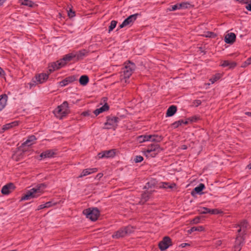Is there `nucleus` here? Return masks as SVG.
<instances>
[{"label":"nucleus","instance_id":"f257e3e1","mask_svg":"<svg viewBox=\"0 0 251 251\" xmlns=\"http://www.w3.org/2000/svg\"><path fill=\"white\" fill-rule=\"evenodd\" d=\"M74 58H75V52L66 54L62 59L57 60L56 62L51 63L49 66V72L51 73L65 66L67 62H70Z\"/></svg>","mask_w":251,"mask_h":251},{"label":"nucleus","instance_id":"f03ea898","mask_svg":"<svg viewBox=\"0 0 251 251\" xmlns=\"http://www.w3.org/2000/svg\"><path fill=\"white\" fill-rule=\"evenodd\" d=\"M46 186V185L44 183L37 185L35 187L27 191L21 198V201L28 200L31 198H36L39 197L43 193Z\"/></svg>","mask_w":251,"mask_h":251},{"label":"nucleus","instance_id":"7ed1b4c3","mask_svg":"<svg viewBox=\"0 0 251 251\" xmlns=\"http://www.w3.org/2000/svg\"><path fill=\"white\" fill-rule=\"evenodd\" d=\"M135 65L134 63L129 62L125 63L124 67L122 69L120 75L121 82L125 83H127L128 79L130 77L134 70Z\"/></svg>","mask_w":251,"mask_h":251},{"label":"nucleus","instance_id":"20e7f679","mask_svg":"<svg viewBox=\"0 0 251 251\" xmlns=\"http://www.w3.org/2000/svg\"><path fill=\"white\" fill-rule=\"evenodd\" d=\"M134 229V227L130 225L122 227L115 231L112 234V237L113 239H117L125 237L133 232Z\"/></svg>","mask_w":251,"mask_h":251},{"label":"nucleus","instance_id":"39448f33","mask_svg":"<svg viewBox=\"0 0 251 251\" xmlns=\"http://www.w3.org/2000/svg\"><path fill=\"white\" fill-rule=\"evenodd\" d=\"M53 114L58 119H61L65 117L69 112V105L67 101H64L58 105L54 110Z\"/></svg>","mask_w":251,"mask_h":251},{"label":"nucleus","instance_id":"423d86ee","mask_svg":"<svg viewBox=\"0 0 251 251\" xmlns=\"http://www.w3.org/2000/svg\"><path fill=\"white\" fill-rule=\"evenodd\" d=\"M162 151L160 145L156 144H151L143 152L147 157H154Z\"/></svg>","mask_w":251,"mask_h":251},{"label":"nucleus","instance_id":"0eeeda50","mask_svg":"<svg viewBox=\"0 0 251 251\" xmlns=\"http://www.w3.org/2000/svg\"><path fill=\"white\" fill-rule=\"evenodd\" d=\"M49 78V74L47 73H40L35 75L32 78V81L28 84L31 88L32 87L35 86L38 84H42Z\"/></svg>","mask_w":251,"mask_h":251},{"label":"nucleus","instance_id":"6e6552de","mask_svg":"<svg viewBox=\"0 0 251 251\" xmlns=\"http://www.w3.org/2000/svg\"><path fill=\"white\" fill-rule=\"evenodd\" d=\"M87 218L89 219L92 221H96L100 215V212L98 208H89L85 209L83 211Z\"/></svg>","mask_w":251,"mask_h":251},{"label":"nucleus","instance_id":"1a4fd4ad","mask_svg":"<svg viewBox=\"0 0 251 251\" xmlns=\"http://www.w3.org/2000/svg\"><path fill=\"white\" fill-rule=\"evenodd\" d=\"M119 118L114 116H108L107 117L106 122L104 124L105 129H114L117 127L118 123L119 122Z\"/></svg>","mask_w":251,"mask_h":251},{"label":"nucleus","instance_id":"9d476101","mask_svg":"<svg viewBox=\"0 0 251 251\" xmlns=\"http://www.w3.org/2000/svg\"><path fill=\"white\" fill-rule=\"evenodd\" d=\"M194 6L191 2L189 1H184L181 3H176L175 5H172L171 8L170 9V11H175L177 9H184L192 8Z\"/></svg>","mask_w":251,"mask_h":251},{"label":"nucleus","instance_id":"9b49d317","mask_svg":"<svg viewBox=\"0 0 251 251\" xmlns=\"http://www.w3.org/2000/svg\"><path fill=\"white\" fill-rule=\"evenodd\" d=\"M172 245V240L169 236L164 237L158 244L159 248L162 251L166 250Z\"/></svg>","mask_w":251,"mask_h":251},{"label":"nucleus","instance_id":"f8f14e48","mask_svg":"<svg viewBox=\"0 0 251 251\" xmlns=\"http://www.w3.org/2000/svg\"><path fill=\"white\" fill-rule=\"evenodd\" d=\"M139 15V14L136 13L128 16L123 21L122 24L119 25V27L122 28L126 26L132 24Z\"/></svg>","mask_w":251,"mask_h":251},{"label":"nucleus","instance_id":"ddd939ff","mask_svg":"<svg viewBox=\"0 0 251 251\" xmlns=\"http://www.w3.org/2000/svg\"><path fill=\"white\" fill-rule=\"evenodd\" d=\"M115 155V150H110L108 151H104L98 153V156L99 158H112Z\"/></svg>","mask_w":251,"mask_h":251},{"label":"nucleus","instance_id":"4468645a","mask_svg":"<svg viewBox=\"0 0 251 251\" xmlns=\"http://www.w3.org/2000/svg\"><path fill=\"white\" fill-rule=\"evenodd\" d=\"M243 240L242 237L238 236L236 238L232 251H240L243 244Z\"/></svg>","mask_w":251,"mask_h":251},{"label":"nucleus","instance_id":"2eb2a0df","mask_svg":"<svg viewBox=\"0 0 251 251\" xmlns=\"http://www.w3.org/2000/svg\"><path fill=\"white\" fill-rule=\"evenodd\" d=\"M15 187L13 183H9L4 185L1 189V192L3 195H8L14 190Z\"/></svg>","mask_w":251,"mask_h":251},{"label":"nucleus","instance_id":"dca6fc26","mask_svg":"<svg viewBox=\"0 0 251 251\" xmlns=\"http://www.w3.org/2000/svg\"><path fill=\"white\" fill-rule=\"evenodd\" d=\"M198 211L200 214H217L219 213V210L217 209H209L204 207H200Z\"/></svg>","mask_w":251,"mask_h":251},{"label":"nucleus","instance_id":"f3484780","mask_svg":"<svg viewBox=\"0 0 251 251\" xmlns=\"http://www.w3.org/2000/svg\"><path fill=\"white\" fill-rule=\"evenodd\" d=\"M36 140H37V138L34 135H30V136H28L27 139L24 143H22V147H25V146L29 147L31 145H33L35 143V141Z\"/></svg>","mask_w":251,"mask_h":251},{"label":"nucleus","instance_id":"a211bd4d","mask_svg":"<svg viewBox=\"0 0 251 251\" xmlns=\"http://www.w3.org/2000/svg\"><path fill=\"white\" fill-rule=\"evenodd\" d=\"M89 51L83 49L79 50L77 52H75V58L76 60H80L83 59V58L88 55Z\"/></svg>","mask_w":251,"mask_h":251},{"label":"nucleus","instance_id":"6ab92c4d","mask_svg":"<svg viewBox=\"0 0 251 251\" xmlns=\"http://www.w3.org/2000/svg\"><path fill=\"white\" fill-rule=\"evenodd\" d=\"M56 154V150H48L43 152H42L40 156L41 158H51L53 157L54 155Z\"/></svg>","mask_w":251,"mask_h":251},{"label":"nucleus","instance_id":"aec40b11","mask_svg":"<svg viewBox=\"0 0 251 251\" xmlns=\"http://www.w3.org/2000/svg\"><path fill=\"white\" fill-rule=\"evenodd\" d=\"M76 80V78L75 76H70L66 77L61 81L59 82V85L61 87H64L68 84L75 81Z\"/></svg>","mask_w":251,"mask_h":251},{"label":"nucleus","instance_id":"412c9836","mask_svg":"<svg viewBox=\"0 0 251 251\" xmlns=\"http://www.w3.org/2000/svg\"><path fill=\"white\" fill-rule=\"evenodd\" d=\"M236 39V35L232 32L227 34L225 37V41L227 44H233Z\"/></svg>","mask_w":251,"mask_h":251},{"label":"nucleus","instance_id":"4be33fe9","mask_svg":"<svg viewBox=\"0 0 251 251\" xmlns=\"http://www.w3.org/2000/svg\"><path fill=\"white\" fill-rule=\"evenodd\" d=\"M98 169L96 168L86 169L82 171L78 177L81 178L87 175H90L92 173H96Z\"/></svg>","mask_w":251,"mask_h":251},{"label":"nucleus","instance_id":"5701e85b","mask_svg":"<svg viewBox=\"0 0 251 251\" xmlns=\"http://www.w3.org/2000/svg\"><path fill=\"white\" fill-rule=\"evenodd\" d=\"M7 100L6 95H1L0 96V111L2 110L5 106Z\"/></svg>","mask_w":251,"mask_h":251},{"label":"nucleus","instance_id":"b1692460","mask_svg":"<svg viewBox=\"0 0 251 251\" xmlns=\"http://www.w3.org/2000/svg\"><path fill=\"white\" fill-rule=\"evenodd\" d=\"M177 107L175 105H171L167 110L166 117H171L176 112Z\"/></svg>","mask_w":251,"mask_h":251},{"label":"nucleus","instance_id":"393cba45","mask_svg":"<svg viewBox=\"0 0 251 251\" xmlns=\"http://www.w3.org/2000/svg\"><path fill=\"white\" fill-rule=\"evenodd\" d=\"M151 138L150 139V141L159 143L163 140V137L161 135H159L157 134H152L150 135Z\"/></svg>","mask_w":251,"mask_h":251},{"label":"nucleus","instance_id":"a878e982","mask_svg":"<svg viewBox=\"0 0 251 251\" xmlns=\"http://www.w3.org/2000/svg\"><path fill=\"white\" fill-rule=\"evenodd\" d=\"M151 193L149 192H145L142 194L141 199L139 202L140 203L144 204L145 202L147 201L151 196Z\"/></svg>","mask_w":251,"mask_h":251},{"label":"nucleus","instance_id":"bb28decb","mask_svg":"<svg viewBox=\"0 0 251 251\" xmlns=\"http://www.w3.org/2000/svg\"><path fill=\"white\" fill-rule=\"evenodd\" d=\"M221 66L223 67H228L229 68H234L236 66V63L234 62H230L228 60H224L221 64Z\"/></svg>","mask_w":251,"mask_h":251},{"label":"nucleus","instance_id":"cd10ccee","mask_svg":"<svg viewBox=\"0 0 251 251\" xmlns=\"http://www.w3.org/2000/svg\"><path fill=\"white\" fill-rule=\"evenodd\" d=\"M205 188V185L203 183H200L198 186L196 187L191 192L192 195L194 193L200 194Z\"/></svg>","mask_w":251,"mask_h":251},{"label":"nucleus","instance_id":"c85d7f7f","mask_svg":"<svg viewBox=\"0 0 251 251\" xmlns=\"http://www.w3.org/2000/svg\"><path fill=\"white\" fill-rule=\"evenodd\" d=\"M150 135H143L137 137V140L139 143H143L147 141H150Z\"/></svg>","mask_w":251,"mask_h":251},{"label":"nucleus","instance_id":"c756f323","mask_svg":"<svg viewBox=\"0 0 251 251\" xmlns=\"http://www.w3.org/2000/svg\"><path fill=\"white\" fill-rule=\"evenodd\" d=\"M79 82L82 85H86L89 82V77L86 75H83L80 76Z\"/></svg>","mask_w":251,"mask_h":251},{"label":"nucleus","instance_id":"7c9ffc66","mask_svg":"<svg viewBox=\"0 0 251 251\" xmlns=\"http://www.w3.org/2000/svg\"><path fill=\"white\" fill-rule=\"evenodd\" d=\"M17 125H18V122L14 121V122H11L10 123H8V124L4 125L3 126L2 129L4 130H6L9 129L14 126H15Z\"/></svg>","mask_w":251,"mask_h":251},{"label":"nucleus","instance_id":"2f4dec72","mask_svg":"<svg viewBox=\"0 0 251 251\" xmlns=\"http://www.w3.org/2000/svg\"><path fill=\"white\" fill-rule=\"evenodd\" d=\"M188 121H184L183 120H180L174 122L172 125L175 128H177L179 126H181L182 125H187L188 124Z\"/></svg>","mask_w":251,"mask_h":251},{"label":"nucleus","instance_id":"473e14b6","mask_svg":"<svg viewBox=\"0 0 251 251\" xmlns=\"http://www.w3.org/2000/svg\"><path fill=\"white\" fill-rule=\"evenodd\" d=\"M222 76V75L220 73H218L212 76L210 79L209 81L211 82L212 84L214 83L215 82L219 80L221 77Z\"/></svg>","mask_w":251,"mask_h":251},{"label":"nucleus","instance_id":"72a5a7b5","mask_svg":"<svg viewBox=\"0 0 251 251\" xmlns=\"http://www.w3.org/2000/svg\"><path fill=\"white\" fill-rule=\"evenodd\" d=\"M155 185V180L154 179H152L146 184L145 186H144V188L148 189L149 188H154Z\"/></svg>","mask_w":251,"mask_h":251},{"label":"nucleus","instance_id":"f704fd0d","mask_svg":"<svg viewBox=\"0 0 251 251\" xmlns=\"http://www.w3.org/2000/svg\"><path fill=\"white\" fill-rule=\"evenodd\" d=\"M21 4L27 6L29 7H32L34 3L33 1L29 0H20Z\"/></svg>","mask_w":251,"mask_h":251},{"label":"nucleus","instance_id":"c9c22d12","mask_svg":"<svg viewBox=\"0 0 251 251\" xmlns=\"http://www.w3.org/2000/svg\"><path fill=\"white\" fill-rule=\"evenodd\" d=\"M176 186V184L173 183L171 184H170L168 182H163L161 186H160V187L163 188H170L172 189L174 188Z\"/></svg>","mask_w":251,"mask_h":251},{"label":"nucleus","instance_id":"e433bc0d","mask_svg":"<svg viewBox=\"0 0 251 251\" xmlns=\"http://www.w3.org/2000/svg\"><path fill=\"white\" fill-rule=\"evenodd\" d=\"M117 24V22L115 20H112L111 23L110 25L109 26V29L108 32H110L114 28H115L116 25Z\"/></svg>","mask_w":251,"mask_h":251},{"label":"nucleus","instance_id":"4c0bfd02","mask_svg":"<svg viewBox=\"0 0 251 251\" xmlns=\"http://www.w3.org/2000/svg\"><path fill=\"white\" fill-rule=\"evenodd\" d=\"M247 223L245 221L241 223L239 225L240 228L238 229V232H240L242 229L244 230V229L246 228L247 227Z\"/></svg>","mask_w":251,"mask_h":251},{"label":"nucleus","instance_id":"58836bf2","mask_svg":"<svg viewBox=\"0 0 251 251\" xmlns=\"http://www.w3.org/2000/svg\"><path fill=\"white\" fill-rule=\"evenodd\" d=\"M57 204L56 202H53V201H50L45 203L46 208H49L52 206L55 205Z\"/></svg>","mask_w":251,"mask_h":251},{"label":"nucleus","instance_id":"ea45409f","mask_svg":"<svg viewBox=\"0 0 251 251\" xmlns=\"http://www.w3.org/2000/svg\"><path fill=\"white\" fill-rule=\"evenodd\" d=\"M216 34L211 31H208L206 33L205 36L206 37H209V38H215L216 37Z\"/></svg>","mask_w":251,"mask_h":251},{"label":"nucleus","instance_id":"a19ab883","mask_svg":"<svg viewBox=\"0 0 251 251\" xmlns=\"http://www.w3.org/2000/svg\"><path fill=\"white\" fill-rule=\"evenodd\" d=\"M143 160V157L141 155H137L134 159V161L136 163L141 162Z\"/></svg>","mask_w":251,"mask_h":251},{"label":"nucleus","instance_id":"79ce46f5","mask_svg":"<svg viewBox=\"0 0 251 251\" xmlns=\"http://www.w3.org/2000/svg\"><path fill=\"white\" fill-rule=\"evenodd\" d=\"M193 230H194V231H202L204 230V228L202 226H193Z\"/></svg>","mask_w":251,"mask_h":251},{"label":"nucleus","instance_id":"37998d69","mask_svg":"<svg viewBox=\"0 0 251 251\" xmlns=\"http://www.w3.org/2000/svg\"><path fill=\"white\" fill-rule=\"evenodd\" d=\"M102 109L101 107L99 108H97V109L95 110L94 111V113L96 116H98L99 114H100V113L102 112Z\"/></svg>","mask_w":251,"mask_h":251},{"label":"nucleus","instance_id":"c03bdc74","mask_svg":"<svg viewBox=\"0 0 251 251\" xmlns=\"http://www.w3.org/2000/svg\"><path fill=\"white\" fill-rule=\"evenodd\" d=\"M68 15L69 17L72 18L75 16V12L74 11H73L71 9H70L68 12Z\"/></svg>","mask_w":251,"mask_h":251},{"label":"nucleus","instance_id":"a18cd8bd","mask_svg":"<svg viewBox=\"0 0 251 251\" xmlns=\"http://www.w3.org/2000/svg\"><path fill=\"white\" fill-rule=\"evenodd\" d=\"M244 67H246L248 65H249L251 64V56L248 58L244 63Z\"/></svg>","mask_w":251,"mask_h":251},{"label":"nucleus","instance_id":"49530a36","mask_svg":"<svg viewBox=\"0 0 251 251\" xmlns=\"http://www.w3.org/2000/svg\"><path fill=\"white\" fill-rule=\"evenodd\" d=\"M103 112L106 111L109 109V106L107 103H105L103 106L101 107Z\"/></svg>","mask_w":251,"mask_h":251},{"label":"nucleus","instance_id":"de8ad7c7","mask_svg":"<svg viewBox=\"0 0 251 251\" xmlns=\"http://www.w3.org/2000/svg\"><path fill=\"white\" fill-rule=\"evenodd\" d=\"M81 115L84 117L89 116L90 115V111L89 110L84 111Z\"/></svg>","mask_w":251,"mask_h":251},{"label":"nucleus","instance_id":"09e8293b","mask_svg":"<svg viewBox=\"0 0 251 251\" xmlns=\"http://www.w3.org/2000/svg\"><path fill=\"white\" fill-rule=\"evenodd\" d=\"M199 119V117H197V116H194V117H192L191 118H190L189 119V120L191 122H196L197 121V120Z\"/></svg>","mask_w":251,"mask_h":251},{"label":"nucleus","instance_id":"8fccbe9b","mask_svg":"<svg viewBox=\"0 0 251 251\" xmlns=\"http://www.w3.org/2000/svg\"><path fill=\"white\" fill-rule=\"evenodd\" d=\"M249 2L247 4V5L246 6V8L248 11H251V0H249Z\"/></svg>","mask_w":251,"mask_h":251},{"label":"nucleus","instance_id":"3c124183","mask_svg":"<svg viewBox=\"0 0 251 251\" xmlns=\"http://www.w3.org/2000/svg\"><path fill=\"white\" fill-rule=\"evenodd\" d=\"M200 218L199 217H195L193 219L192 222L194 224H198L200 222Z\"/></svg>","mask_w":251,"mask_h":251},{"label":"nucleus","instance_id":"603ef678","mask_svg":"<svg viewBox=\"0 0 251 251\" xmlns=\"http://www.w3.org/2000/svg\"><path fill=\"white\" fill-rule=\"evenodd\" d=\"M250 0H236V1H238V2L240 3H245L247 4Z\"/></svg>","mask_w":251,"mask_h":251},{"label":"nucleus","instance_id":"864d4df0","mask_svg":"<svg viewBox=\"0 0 251 251\" xmlns=\"http://www.w3.org/2000/svg\"><path fill=\"white\" fill-rule=\"evenodd\" d=\"M194 103L197 106H199L201 104V100H196L194 101Z\"/></svg>","mask_w":251,"mask_h":251},{"label":"nucleus","instance_id":"5fc2aeb1","mask_svg":"<svg viewBox=\"0 0 251 251\" xmlns=\"http://www.w3.org/2000/svg\"><path fill=\"white\" fill-rule=\"evenodd\" d=\"M45 208H46V207H45V204H41V205L38 206L37 210H41V209Z\"/></svg>","mask_w":251,"mask_h":251},{"label":"nucleus","instance_id":"6e6d98bb","mask_svg":"<svg viewBox=\"0 0 251 251\" xmlns=\"http://www.w3.org/2000/svg\"><path fill=\"white\" fill-rule=\"evenodd\" d=\"M190 246V245H189V244H188V243H182V244L180 245V246L181 247H182V248H184V247H186V246Z\"/></svg>","mask_w":251,"mask_h":251},{"label":"nucleus","instance_id":"4d7b16f0","mask_svg":"<svg viewBox=\"0 0 251 251\" xmlns=\"http://www.w3.org/2000/svg\"><path fill=\"white\" fill-rule=\"evenodd\" d=\"M193 232H194V230H193V227H192L190 229L188 230V232L190 234L192 233Z\"/></svg>","mask_w":251,"mask_h":251},{"label":"nucleus","instance_id":"13d9d810","mask_svg":"<svg viewBox=\"0 0 251 251\" xmlns=\"http://www.w3.org/2000/svg\"><path fill=\"white\" fill-rule=\"evenodd\" d=\"M5 1V0H0V6H1Z\"/></svg>","mask_w":251,"mask_h":251},{"label":"nucleus","instance_id":"bf43d9fd","mask_svg":"<svg viewBox=\"0 0 251 251\" xmlns=\"http://www.w3.org/2000/svg\"><path fill=\"white\" fill-rule=\"evenodd\" d=\"M181 149L183 150H186L187 149V147L186 145H184L182 146Z\"/></svg>","mask_w":251,"mask_h":251},{"label":"nucleus","instance_id":"052dcab7","mask_svg":"<svg viewBox=\"0 0 251 251\" xmlns=\"http://www.w3.org/2000/svg\"><path fill=\"white\" fill-rule=\"evenodd\" d=\"M245 114L249 116H251V112H246L245 113Z\"/></svg>","mask_w":251,"mask_h":251},{"label":"nucleus","instance_id":"680f3d73","mask_svg":"<svg viewBox=\"0 0 251 251\" xmlns=\"http://www.w3.org/2000/svg\"><path fill=\"white\" fill-rule=\"evenodd\" d=\"M3 73V70H2L1 68H0V75H2V74Z\"/></svg>","mask_w":251,"mask_h":251},{"label":"nucleus","instance_id":"e2e57ef3","mask_svg":"<svg viewBox=\"0 0 251 251\" xmlns=\"http://www.w3.org/2000/svg\"><path fill=\"white\" fill-rule=\"evenodd\" d=\"M247 167L248 169H251V163H250L248 166H247Z\"/></svg>","mask_w":251,"mask_h":251},{"label":"nucleus","instance_id":"0e129e2a","mask_svg":"<svg viewBox=\"0 0 251 251\" xmlns=\"http://www.w3.org/2000/svg\"><path fill=\"white\" fill-rule=\"evenodd\" d=\"M217 242H218V245H221V240H218L217 241Z\"/></svg>","mask_w":251,"mask_h":251},{"label":"nucleus","instance_id":"69168bd1","mask_svg":"<svg viewBox=\"0 0 251 251\" xmlns=\"http://www.w3.org/2000/svg\"><path fill=\"white\" fill-rule=\"evenodd\" d=\"M102 176V174H99L98 175V176H99L100 177H101V176Z\"/></svg>","mask_w":251,"mask_h":251}]
</instances>
